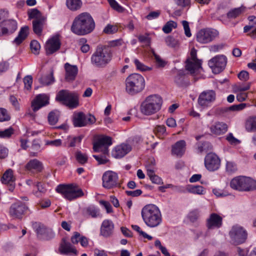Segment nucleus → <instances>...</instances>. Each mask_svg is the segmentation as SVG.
<instances>
[{"label":"nucleus","instance_id":"obj_1","mask_svg":"<svg viewBox=\"0 0 256 256\" xmlns=\"http://www.w3.org/2000/svg\"><path fill=\"white\" fill-rule=\"evenodd\" d=\"M94 28L95 22L94 18L89 13L84 12L74 18L71 30L78 36H84L92 32Z\"/></svg>","mask_w":256,"mask_h":256},{"label":"nucleus","instance_id":"obj_2","mask_svg":"<svg viewBox=\"0 0 256 256\" xmlns=\"http://www.w3.org/2000/svg\"><path fill=\"white\" fill-rule=\"evenodd\" d=\"M141 214L144 222L148 227H157L162 222L161 212L156 205H146L142 208Z\"/></svg>","mask_w":256,"mask_h":256},{"label":"nucleus","instance_id":"obj_3","mask_svg":"<svg viewBox=\"0 0 256 256\" xmlns=\"http://www.w3.org/2000/svg\"><path fill=\"white\" fill-rule=\"evenodd\" d=\"M112 53L106 46H98L91 56V62L98 68L105 67L112 60Z\"/></svg>","mask_w":256,"mask_h":256},{"label":"nucleus","instance_id":"obj_4","mask_svg":"<svg viewBox=\"0 0 256 256\" xmlns=\"http://www.w3.org/2000/svg\"><path fill=\"white\" fill-rule=\"evenodd\" d=\"M125 82L126 92L131 95L141 92L145 87L144 78L138 74H130L126 78Z\"/></svg>","mask_w":256,"mask_h":256},{"label":"nucleus","instance_id":"obj_5","mask_svg":"<svg viewBox=\"0 0 256 256\" xmlns=\"http://www.w3.org/2000/svg\"><path fill=\"white\" fill-rule=\"evenodd\" d=\"M163 103L162 98L158 94H151L146 97L140 104L141 112H158Z\"/></svg>","mask_w":256,"mask_h":256},{"label":"nucleus","instance_id":"obj_6","mask_svg":"<svg viewBox=\"0 0 256 256\" xmlns=\"http://www.w3.org/2000/svg\"><path fill=\"white\" fill-rule=\"evenodd\" d=\"M56 100L62 102L70 109L77 108L79 105V98L77 94L68 90H62L56 96Z\"/></svg>","mask_w":256,"mask_h":256},{"label":"nucleus","instance_id":"obj_7","mask_svg":"<svg viewBox=\"0 0 256 256\" xmlns=\"http://www.w3.org/2000/svg\"><path fill=\"white\" fill-rule=\"evenodd\" d=\"M56 190L58 192L61 194L64 198L70 200L83 196L84 194L82 189L74 184H59Z\"/></svg>","mask_w":256,"mask_h":256},{"label":"nucleus","instance_id":"obj_8","mask_svg":"<svg viewBox=\"0 0 256 256\" xmlns=\"http://www.w3.org/2000/svg\"><path fill=\"white\" fill-rule=\"evenodd\" d=\"M228 234L230 239V243L234 245H238L244 243L248 237L246 230L238 224L232 227Z\"/></svg>","mask_w":256,"mask_h":256},{"label":"nucleus","instance_id":"obj_9","mask_svg":"<svg viewBox=\"0 0 256 256\" xmlns=\"http://www.w3.org/2000/svg\"><path fill=\"white\" fill-rule=\"evenodd\" d=\"M102 181V186L106 189L120 186L118 174L112 170H108L104 173Z\"/></svg>","mask_w":256,"mask_h":256},{"label":"nucleus","instance_id":"obj_10","mask_svg":"<svg viewBox=\"0 0 256 256\" xmlns=\"http://www.w3.org/2000/svg\"><path fill=\"white\" fill-rule=\"evenodd\" d=\"M95 122V117L90 113H75L72 117V123L74 127L84 126Z\"/></svg>","mask_w":256,"mask_h":256},{"label":"nucleus","instance_id":"obj_11","mask_svg":"<svg viewBox=\"0 0 256 256\" xmlns=\"http://www.w3.org/2000/svg\"><path fill=\"white\" fill-rule=\"evenodd\" d=\"M190 58L186 61V68L191 74H194L202 68V62L197 58L196 50L194 48L191 50Z\"/></svg>","mask_w":256,"mask_h":256},{"label":"nucleus","instance_id":"obj_12","mask_svg":"<svg viewBox=\"0 0 256 256\" xmlns=\"http://www.w3.org/2000/svg\"><path fill=\"white\" fill-rule=\"evenodd\" d=\"M226 63L227 58L225 56L218 55L211 58L208 64L214 74H218L224 69Z\"/></svg>","mask_w":256,"mask_h":256},{"label":"nucleus","instance_id":"obj_13","mask_svg":"<svg viewBox=\"0 0 256 256\" xmlns=\"http://www.w3.org/2000/svg\"><path fill=\"white\" fill-rule=\"evenodd\" d=\"M28 210V208L25 203L17 201L10 206L9 214L14 218L21 219Z\"/></svg>","mask_w":256,"mask_h":256},{"label":"nucleus","instance_id":"obj_14","mask_svg":"<svg viewBox=\"0 0 256 256\" xmlns=\"http://www.w3.org/2000/svg\"><path fill=\"white\" fill-rule=\"evenodd\" d=\"M218 34V32L214 29L206 28L198 31L196 34V40L202 44H207L212 42Z\"/></svg>","mask_w":256,"mask_h":256},{"label":"nucleus","instance_id":"obj_15","mask_svg":"<svg viewBox=\"0 0 256 256\" xmlns=\"http://www.w3.org/2000/svg\"><path fill=\"white\" fill-rule=\"evenodd\" d=\"M204 165L209 171L218 170L220 165V160L218 156L214 152L208 153L204 158Z\"/></svg>","mask_w":256,"mask_h":256},{"label":"nucleus","instance_id":"obj_16","mask_svg":"<svg viewBox=\"0 0 256 256\" xmlns=\"http://www.w3.org/2000/svg\"><path fill=\"white\" fill-rule=\"evenodd\" d=\"M112 144V138L104 136L99 138L94 144V150L96 152H102L105 154H108V147Z\"/></svg>","mask_w":256,"mask_h":256},{"label":"nucleus","instance_id":"obj_17","mask_svg":"<svg viewBox=\"0 0 256 256\" xmlns=\"http://www.w3.org/2000/svg\"><path fill=\"white\" fill-rule=\"evenodd\" d=\"M216 94L214 90H207L202 92L198 98V104L204 108L208 106L215 100Z\"/></svg>","mask_w":256,"mask_h":256},{"label":"nucleus","instance_id":"obj_18","mask_svg":"<svg viewBox=\"0 0 256 256\" xmlns=\"http://www.w3.org/2000/svg\"><path fill=\"white\" fill-rule=\"evenodd\" d=\"M60 41L58 36H54L50 38L46 42L45 46L46 54H52L58 50L60 48Z\"/></svg>","mask_w":256,"mask_h":256},{"label":"nucleus","instance_id":"obj_19","mask_svg":"<svg viewBox=\"0 0 256 256\" xmlns=\"http://www.w3.org/2000/svg\"><path fill=\"white\" fill-rule=\"evenodd\" d=\"M222 225V217L216 213L211 214L206 221V226L208 230L219 228Z\"/></svg>","mask_w":256,"mask_h":256},{"label":"nucleus","instance_id":"obj_20","mask_svg":"<svg viewBox=\"0 0 256 256\" xmlns=\"http://www.w3.org/2000/svg\"><path fill=\"white\" fill-rule=\"evenodd\" d=\"M61 254L65 255L76 256L78 250L70 242H67L64 238L62 239L60 246Z\"/></svg>","mask_w":256,"mask_h":256},{"label":"nucleus","instance_id":"obj_21","mask_svg":"<svg viewBox=\"0 0 256 256\" xmlns=\"http://www.w3.org/2000/svg\"><path fill=\"white\" fill-rule=\"evenodd\" d=\"M49 103V98L46 94H38L32 102V106L34 111H37Z\"/></svg>","mask_w":256,"mask_h":256},{"label":"nucleus","instance_id":"obj_22","mask_svg":"<svg viewBox=\"0 0 256 256\" xmlns=\"http://www.w3.org/2000/svg\"><path fill=\"white\" fill-rule=\"evenodd\" d=\"M130 144H122L116 146L112 152V156L116 158H122L131 150Z\"/></svg>","mask_w":256,"mask_h":256},{"label":"nucleus","instance_id":"obj_23","mask_svg":"<svg viewBox=\"0 0 256 256\" xmlns=\"http://www.w3.org/2000/svg\"><path fill=\"white\" fill-rule=\"evenodd\" d=\"M114 224L110 220L103 221L100 228V234L105 238L111 236L114 232Z\"/></svg>","mask_w":256,"mask_h":256},{"label":"nucleus","instance_id":"obj_24","mask_svg":"<svg viewBox=\"0 0 256 256\" xmlns=\"http://www.w3.org/2000/svg\"><path fill=\"white\" fill-rule=\"evenodd\" d=\"M2 24L4 28V31L6 35H10L14 33L18 29V22L14 19L4 20Z\"/></svg>","mask_w":256,"mask_h":256},{"label":"nucleus","instance_id":"obj_25","mask_svg":"<svg viewBox=\"0 0 256 256\" xmlns=\"http://www.w3.org/2000/svg\"><path fill=\"white\" fill-rule=\"evenodd\" d=\"M66 70L65 78L66 81H73L75 80L78 72V68L76 66L71 65L66 62L64 64Z\"/></svg>","mask_w":256,"mask_h":256},{"label":"nucleus","instance_id":"obj_26","mask_svg":"<svg viewBox=\"0 0 256 256\" xmlns=\"http://www.w3.org/2000/svg\"><path fill=\"white\" fill-rule=\"evenodd\" d=\"M26 170L32 172H40L43 168L42 163L36 159L30 160L26 166Z\"/></svg>","mask_w":256,"mask_h":256},{"label":"nucleus","instance_id":"obj_27","mask_svg":"<svg viewBox=\"0 0 256 256\" xmlns=\"http://www.w3.org/2000/svg\"><path fill=\"white\" fill-rule=\"evenodd\" d=\"M29 34V28L28 26H24L20 28L18 35L12 41V44L19 46L28 37Z\"/></svg>","mask_w":256,"mask_h":256},{"label":"nucleus","instance_id":"obj_28","mask_svg":"<svg viewBox=\"0 0 256 256\" xmlns=\"http://www.w3.org/2000/svg\"><path fill=\"white\" fill-rule=\"evenodd\" d=\"M186 143L184 140L177 142L172 146V152L173 154L182 156L186 150Z\"/></svg>","mask_w":256,"mask_h":256},{"label":"nucleus","instance_id":"obj_29","mask_svg":"<svg viewBox=\"0 0 256 256\" xmlns=\"http://www.w3.org/2000/svg\"><path fill=\"white\" fill-rule=\"evenodd\" d=\"M228 126L222 122H218L212 126L210 128L211 132L215 134H222L226 132L228 130Z\"/></svg>","mask_w":256,"mask_h":256},{"label":"nucleus","instance_id":"obj_30","mask_svg":"<svg viewBox=\"0 0 256 256\" xmlns=\"http://www.w3.org/2000/svg\"><path fill=\"white\" fill-rule=\"evenodd\" d=\"M244 178L239 176L232 178L230 182V187L236 190L243 191Z\"/></svg>","mask_w":256,"mask_h":256},{"label":"nucleus","instance_id":"obj_31","mask_svg":"<svg viewBox=\"0 0 256 256\" xmlns=\"http://www.w3.org/2000/svg\"><path fill=\"white\" fill-rule=\"evenodd\" d=\"M32 226L34 231L36 232L37 236L39 238H45L46 234L48 232V230L45 228V226L38 222H34L32 224Z\"/></svg>","mask_w":256,"mask_h":256},{"label":"nucleus","instance_id":"obj_32","mask_svg":"<svg viewBox=\"0 0 256 256\" xmlns=\"http://www.w3.org/2000/svg\"><path fill=\"white\" fill-rule=\"evenodd\" d=\"M248 132H256V116H252L246 119L244 124Z\"/></svg>","mask_w":256,"mask_h":256},{"label":"nucleus","instance_id":"obj_33","mask_svg":"<svg viewBox=\"0 0 256 256\" xmlns=\"http://www.w3.org/2000/svg\"><path fill=\"white\" fill-rule=\"evenodd\" d=\"M66 4L68 9L75 12L82 8V0H66Z\"/></svg>","mask_w":256,"mask_h":256},{"label":"nucleus","instance_id":"obj_34","mask_svg":"<svg viewBox=\"0 0 256 256\" xmlns=\"http://www.w3.org/2000/svg\"><path fill=\"white\" fill-rule=\"evenodd\" d=\"M256 190V181L254 180L244 176L243 191H250Z\"/></svg>","mask_w":256,"mask_h":256},{"label":"nucleus","instance_id":"obj_35","mask_svg":"<svg viewBox=\"0 0 256 256\" xmlns=\"http://www.w3.org/2000/svg\"><path fill=\"white\" fill-rule=\"evenodd\" d=\"M14 181L15 178L14 177L13 170L10 168L7 170L1 178V182L3 184H8Z\"/></svg>","mask_w":256,"mask_h":256},{"label":"nucleus","instance_id":"obj_36","mask_svg":"<svg viewBox=\"0 0 256 256\" xmlns=\"http://www.w3.org/2000/svg\"><path fill=\"white\" fill-rule=\"evenodd\" d=\"M250 30L248 35L253 38H256V22H249L248 24L244 28V32H248Z\"/></svg>","mask_w":256,"mask_h":256},{"label":"nucleus","instance_id":"obj_37","mask_svg":"<svg viewBox=\"0 0 256 256\" xmlns=\"http://www.w3.org/2000/svg\"><path fill=\"white\" fill-rule=\"evenodd\" d=\"M197 150L199 153L208 152L212 150V145L208 142H198L197 144Z\"/></svg>","mask_w":256,"mask_h":256},{"label":"nucleus","instance_id":"obj_38","mask_svg":"<svg viewBox=\"0 0 256 256\" xmlns=\"http://www.w3.org/2000/svg\"><path fill=\"white\" fill-rule=\"evenodd\" d=\"M44 22L43 19H36L32 21L33 30L36 34L40 35L41 34Z\"/></svg>","mask_w":256,"mask_h":256},{"label":"nucleus","instance_id":"obj_39","mask_svg":"<svg viewBox=\"0 0 256 256\" xmlns=\"http://www.w3.org/2000/svg\"><path fill=\"white\" fill-rule=\"evenodd\" d=\"M54 81V78L52 72L48 75L42 76L39 79L40 82L43 86H48L52 84Z\"/></svg>","mask_w":256,"mask_h":256},{"label":"nucleus","instance_id":"obj_40","mask_svg":"<svg viewBox=\"0 0 256 256\" xmlns=\"http://www.w3.org/2000/svg\"><path fill=\"white\" fill-rule=\"evenodd\" d=\"M36 186L38 190L36 192H34L33 193L36 197H41L47 191L45 184L40 182H37Z\"/></svg>","mask_w":256,"mask_h":256},{"label":"nucleus","instance_id":"obj_41","mask_svg":"<svg viewBox=\"0 0 256 256\" xmlns=\"http://www.w3.org/2000/svg\"><path fill=\"white\" fill-rule=\"evenodd\" d=\"M134 62L136 67V70L139 71L144 72L150 71L152 70V67L146 66L137 58L134 59Z\"/></svg>","mask_w":256,"mask_h":256},{"label":"nucleus","instance_id":"obj_42","mask_svg":"<svg viewBox=\"0 0 256 256\" xmlns=\"http://www.w3.org/2000/svg\"><path fill=\"white\" fill-rule=\"evenodd\" d=\"M188 190L194 194H204L205 193L204 188L201 186H189Z\"/></svg>","mask_w":256,"mask_h":256},{"label":"nucleus","instance_id":"obj_43","mask_svg":"<svg viewBox=\"0 0 256 256\" xmlns=\"http://www.w3.org/2000/svg\"><path fill=\"white\" fill-rule=\"evenodd\" d=\"M76 159L80 164L84 165L88 162V156L86 154L78 151L75 154Z\"/></svg>","mask_w":256,"mask_h":256},{"label":"nucleus","instance_id":"obj_44","mask_svg":"<svg viewBox=\"0 0 256 256\" xmlns=\"http://www.w3.org/2000/svg\"><path fill=\"white\" fill-rule=\"evenodd\" d=\"M186 76L183 70H180L178 72L177 75L174 78V82L178 86H183L185 84Z\"/></svg>","mask_w":256,"mask_h":256},{"label":"nucleus","instance_id":"obj_45","mask_svg":"<svg viewBox=\"0 0 256 256\" xmlns=\"http://www.w3.org/2000/svg\"><path fill=\"white\" fill-rule=\"evenodd\" d=\"M246 106V104H234L230 106L224 108L220 112H228L229 111H239L242 110Z\"/></svg>","mask_w":256,"mask_h":256},{"label":"nucleus","instance_id":"obj_46","mask_svg":"<svg viewBox=\"0 0 256 256\" xmlns=\"http://www.w3.org/2000/svg\"><path fill=\"white\" fill-rule=\"evenodd\" d=\"M177 27V24L173 20H169L163 26L162 30L165 34H169L172 31V28H175Z\"/></svg>","mask_w":256,"mask_h":256},{"label":"nucleus","instance_id":"obj_47","mask_svg":"<svg viewBox=\"0 0 256 256\" xmlns=\"http://www.w3.org/2000/svg\"><path fill=\"white\" fill-rule=\"evenodd\" d=\"M226 170L228 174H232L238 170L236 164L233 162L226 161Z\"/></svg>","mask_w":256,"mask_h":256},{"label":"nucleus","instance_id":"obj_48","mask_svg":"<svg viewBox=\"0 0 256 256\" xmlns=\"http://www.w3.org/2000/svg\"><path fill=\"white\" fill-rule=\"evenodd\" d=\"M148 176L150 177V178L152 183L157 184H162V179L158 176L156 175L154 172H153L152 170H148Z\"/></svg>","mask_w":256,"mask_h":256},{"label":"nucleus","instance_id":"obj_49","mask_svg":"<svg viewBox=\"0 0 256 256\" xmlns=\"http://www.w3.org/2000/svg\"><path fill=\"white\" fill-rule=\"evenodd\" d=\"M30 48L32 52L34 54H38L40 49L39 42L36 40H32L30 44Z\"/></svg>","mask_w":256,"mask_h":256},{"label":"nucleus","instance_id":"obj_50","mask_svg":"<svg viewBox=\"0 0 256 256\" xmlns=\"http://www.w3.org/2000/svg\"><path fill=\"white\" fill-rule=\"evenodd\" d=\"M242 12L240 8H234L227 13V17L228 18H235L240 16Z\"/></svg>","mask_w":256,"mask_h":256},{"label":"nucleus","instance_id":"obj_51","mask_svg":"<svg viewBox=\"0 0 256 256\" xmlns=\"http://www.w3.org/2000/svg\"><path fill=\"white\" fill-rule=\"evenodd\" d=\"M118 28L116 26L108 24L104 28L103 32L106 34H113L117 32Z\"/></svg>","mask_w":256,"mask_h":256},{"label":"nucleus","instance_id":"obj_52","mask_svg":"<svg viewBox=\"0 0 256 256\" xmlns=\"http://www.w3.org/2000/svg\"><path fill=\"white\" fill-rule=\"evenodd\" d=\"M14 130L10 127L4 130H0V138H9L14 134Z\"/></svg>","mask_w":256,"mask_h":256},{"label":"nucleus","instance_id":"obj_53","mask_svg":"<svg viewBox=\"0 0 256 256\" xmlns=\"http://www.w3.org/2000/svg\"><path fill=\"white\" fill-rule=\"evenodd\" d=\"M24 88L28 90H30L32 83V76L30 75L26 76L24 78Z\"/></svg>","mask_w":256,"mask_h":256},{"label":"nucleus","instance_id":"obj_54","mask_svg":"<svg viewBox=\"0 0 256 256\" xmlns=\"http://www.w3.org/2000/svg\"><path fill=\"white\" fill-rule=\"evenodd\" d=\"M106 155L103 153V154L93 155V157L98 161L99 164H105L108 162Z\"/></svg>","mask_w":256,"mask_h":256},{"label":"nucleus","instance_id":"obj_55","mask_svg":"<svg viewBox=\"0 0 256 256\" xmlns=\"http://www.w3.org/2000/svg\"><path fill=\"white\" fill-rule=\"evenodd\" d=\"M48 119L50 124L54 125L58 121V116L56 113H49Z\"/></svg>","mask_w":256,"mask_h":256},{"label":"nucleus","instance_id":"obj_56","mask_svg":"<svg viewBox=\"0 0 256 256\" xmlns=\"http://www.w3.org/2000/svg\"><path fill=\"white\" fill-rule=\"evenodd\" d=\"M28 18L30 19L35 18L39 19L38 17L40 16V12L36 8L32 9L30 10H29L28 12Z\"/></svg>","mask_w":256,"mask_h":256},{"label":"nucleus","instance_id":"obj_57","mask_svg":"<svg viewBox=\"0 0 256 256\" xmlns=\"http://www.w3.org/2000/svg\"><path fill=\"white\" fill-rule=\"evenodd\" d=\"M154 56L156 60V65L158 68H163L166 64V62L163 60L160 56L154 52Z\"/></svg>","mask_w":256,"mask_h":256},{"label":"nucleus","instance_id":"obj_58","mask_svg":"<svg viewBox=\"0 0 256 256\" xmlns=\"http://www.w3.org/2000/svg\"><path fill=\"white\" fill-rule=\"evenodd\" d=\"M110 6L114 10L121 12L123 10V8L120 6L116 0H108Z\"/></svg>","mask_w":256,"mask_h":256},{"label":"nucleus","instance_id":"obj_59","mask_svg":"<svg viewBox=\"0 0 256 256\" xmlns=\"http://www.w3.org/2000/svg\"><path fill=\"white\" fill-rule=\"evenodd\" d=\"M166 43L167 46L170 47H175L178 44L177 40L172 36H168L166 38Z\"/></svg>","mask_w":256,"mask_h":256},{"label":"nucleus","instance_id":"obj_60","mask_svg":"<svg viewBox=\"0 0 256 256\" xmlns=\"http://www.w3.org/2000/svg\"><path fill=\"white\" fill-rule=\"evenodd\" d=\"M199 216V211L198 210H194L189 213L188 216L191 222H194L198 219Z\"/></svg>","mask_w":256,"mask_h":256},{"label":"nucleus","instance_id":"obj_61","mask_svg":"<svg viewBox=\"0 0 256 256\" xmlns=\"http://www.w3.org/2000/svg\"><path fill=\"white\" fill-rule=\"evenodd\" d=\"M175 3L182 8H190V0H174Z\"/></svg>","mask_w":256,"mask_h":256},{"label":"nucleus","instance_id":"obj_62","mask_svg":"<svg viewBox=\"0 0 256 256\" xmlns=\"http://www.w3.org/2000/svg\"><path fill=\"white\" fill-rule=\"evenodd\" d=\"M80 44H82L81 46V50L84 53H86L90 50V46L88 44H85L86 42V40L84 38H82L80 40Z\"/></svg>","mask_w":256,"mask_h":256},{"label":"nucleus","instance_id":"obj_63","mask_svg":"<svg viewBox=\"0 0 256 256\" xmlns=\"http://www.w3.org/2000/svg\"><path fill=\"white\" fill-rule=\"evenodd\" d=\"M86 212L92 218H96L98 214V210L94 206L88 208L86 210Z\"/></svg>","mask_w":256,"mask_h":256},{"label":"nucleus","instance_id":"obj_64","mask_svg":"<svg viewBox=\"0 0 256 256\" xmlns=\"http://www.w3.org/2000/svg\"><path fill=\"white\" fill-rule=\"evenodd\" d=\"M160 14V11L159 10L151 12L146 16V18L148 20H152L158 18Z\"/></svg>","mask_w":256,"mask_h":256}]
</instances>
